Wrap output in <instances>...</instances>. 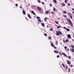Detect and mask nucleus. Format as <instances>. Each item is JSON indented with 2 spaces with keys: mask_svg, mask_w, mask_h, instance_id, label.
<instances>
[{
  "mask_svg": "<svg viewBox=\"0 0 74 74\" xmlns=\"http://www.w3.org/2000/svg\"><path fill=\"white\" fill-rule=\"evenodd\" d=\"M57 58H59V56L58 55H57Z\"/></svg>",
  "mask_w": 74,
  "mask_h": 74,
  "instance_id": "42",
  "label": "nucleus"
},
{
  "mask_svg": "<svg viewBox=\"0 0 74 74\" xmlns=\"http://www.w3.org/2000/svg\"><path fill=\"white\" fill-rule=\"evenodd\" d=\"M68 69V66H66V67L65 68V69Z\"/></svg>",
  "mask_w": 74,
  "mask_h": 74,
  "instance_id": "41",
  "label": "nucleus"
},
{
  "mask_svg": "<svg viewBox=\"0 0 74 74\" xmlns=\"http://www.w3.org/2000/svg\"><path fill=\"white\" fill-rule=\"evenodd\" d=\"M49 6H50V7H52V4L50 3L49 5Z\"/></svg>",
  "mask_w": 74,
  "mask_h": 74,
  "instance_id": "34",
  "label": "nucleus"
},
{
  "mask_svg": "<svg viewBox=\"0 0 74 74\" xmlns=\"http://www.w3.org/2000/svg\"><path fill=\"white\" fill-rule=\"evenodd\" d=\"M37 1L38 2V3H41V2L40 0H37Z\"/></svg>",
  "mask_w": 74,
  "mask_h": 74,
  "instance_id": "17",
  "label": "nucleus"
},
{
  "mask_svg": "<svg viewBox=\"0 0 74 74\" xmlns=\"http://www.w3.org/2000/svg\"><path fill=\"white\" fill-rule=\"evenodd\" d=\"M73 17H74V15L73 16Z\"/></svg>",
  "mask_w": 74,
  "mask_h": 74,
  "instance_id": "59",
  "label": "nucleus"
},
{
  "mask_svg": "<svg viewBox=\"0 0 74 74\" xmlns=\"http://www.w3.org/2000/svg\"><path fill=\"white\" fill-rule=\"evenodd\" d=\"M53 47L54 48V49H56V47H55V46H54Z\"/></svg>",
  "mask_w": 74,
  "mask_h": 74,
  "instance_id": "43",
  "label": "nucleus"
},
{
  "mask_svg": "<svg viewBox=\"0 0 74 74\" xmlns=\"http://www.w3.org/2000/svg\"><path fill=\"white\" fill-rule=\"evenodd\" d=\"M68 15H69L70 16V17L71 19H73V16H71V14H70V13H68Z\"/></svg>",
  "mask_w": 74,
  "mask_h": 74,
  "instance_id": "4",
  "label": "nucleus"
},
{
  "mask_svg": "<svg viewBox=\"0 0 74 74\" xmlns=\"http://www.w3.org/2000/svg\"><path fill=\"white\" fill-rule=\"evenodd\" d=\"M59 55H63L65 56H66V57H67L66 54L62 52V53H61V52H59Z\"/></svg>",
  "mask_w": 74,
  "mask_h": 74,
  "instance_id": "3",
  "label": "nucleus"
},
{
  "mask_svg": "<svg viewBox=\"0 0 74 74\" xmlns=\"http://www.w3.org/2000/svg\"><path fill=\"white\" fill-rule=\"evenodd\" d=\"M47 28H49V26H47Z\"/></svg>",
  "mask_w": 74,
  "mask_h": 74,
  "instance_id": "51",
  "label": "nucleus"
},
{
  "mask_svg": "<svg viewBox=\"0 0 74 74\" xmlns=\"http://www.w3.org/2000/svg\"><path fill=\"white\" fill-rule=\"evenodd\" d=\"M28 16L30 18V19H31L32 18V17L30 16V15L29 14H27Z\"/></svg>",
  "mask_w": 74,
  "mask_h": 74,
  "instance_id": "8",
  "label": "nucleus"
},
{
  "mask_svg": "<svg viewBox=\"0 0 74 74\" xmlns=\"http://www.w3.org/2000/svg\"><path fill=\"white\" fill-rule=\"evenodd\" d=\"M69 41V39H66V40H65L66 42H67Z\"/></svg>",
  "mask_w": 74,
  "mask_h": 74,
  "instance_id": "23",
  "label": "nucleus"
},
{
  "mask_svg": "<svg viewBox=\"0 0 74 74\" xmlns=\"http://www.w3.org/2000/svg\"><path fill=\"white\" fill-rule=\"evenodd\" d=\"M63 42H64H64H66V41H64V39L63 40Z\"/></svg>",
  "mask_w": 74,
  "mask_h": 74,
  "instance_id": "49",
  "label": "nucleus"
},
{
  "mask_svg": "<svg viewBox=\"0 0 74 74\" xmlns=\"http://www.w3.org/2000/svg\"><path fill=\"white\" fill-rule=\"evenodd\" d=\"M65 5H66L65 4V3H62V6H63V7H64V6H65Z\"/></svg>",
  "mask_w": 74,
  "mask_h": 74,
  "instance_id": "12",
  "label": "nucleus"
},
{
  "mask_svg": "<svg viewBox=\"0 0 74 74\" xmlns=\"http://www.w3.org/2000/svg\"><path fill=\"white\" fill-rule=\"evenodd\" d=\"M66 19L67 20V21L71 25H73V23L71 21V20L70 19H69L68 18H66Z\"/></svg>",
  "mask_w": 74,
  "mask_h": 74,
  "instance_id": "2",
  "label": "nucleus"
},
{
  "mask_svg": "<svg viewBox=\"0 0 74 74\" xmlns=\"http://www.w3.org/2000/svg\"><path fill=\"white\" fill-rule=\"evenodd\" d=\"M49 39L50 40H51V37L50 36H49L48 37Z\"/></svg>",
  "mask_w": 74,
  "mask_h": 74,
  "instance_id": "33",
  "label": "nucleus"
},
{
  "mask_svg": "<svg viewBox=\"0 0 74 74\" xmlns=\"http://www.w3.org/2000/svg\"><path fill=\"white\" fill-rule=\"evenodd\" d=\"M56 36H59V35H60V34H61V35H62V32L60 31H56Z\"/></svg>",
  "mask_w": 74,
  "mask_h": 74,
  "instance_id": "1",
  "label": "nucleus"
},
{
  "mask_svg": "<svg viewBox=\"0 0 74 74\" xmlns=\"http://www.w3.org/2000/svg\"><path fill=\"white\" fill-rule=\"evenodd\" d=\"M71 48H74V46H71Z\"/></svg>",
  "mask_w": 74,
  "mask_h": 74,
  "instance_id": "40",
  "label": "nucleus"
},
{
  "mask_svg": "<svg viewBox=\"0 0 74 74\" xmlns=\"http://www.w3.org/2000/svg\"><path fill=\"white\" fill-rule=\"evenodd\" d=\"M46 19H48V18H47V17H45L44 18V21L45 22H47V21Z\"/></svg>",
  "mask_w": 74,
  "mask_h": 74,
  "instance_id": "13",
  "label": "nucleus"
},
{
  "mask_svg": "<svg viewBox=\"0 0 74 74\" xmlns=\"http://www.w3.org/2000/svg\"><path fill=\"white\" fill-rule=\"evenodd\" d=\"M37 18L38 19H40V17H39V16H37Z\"/></svg>",
  "mask_w": 74,
  "mask_h": 74,
  "instance_id": "30",
  "label": "nucleus"
},
{
  "mask_svg": "<svg viewBox=\"0 0 74 74\" xmlns=\"http://www.w3.org/2000/svg\"><path fill=\"white\" fill-rule=\"evenodd\" d=\"M45 1H47V0H45Z\"/></svg>",
  "mask_w": 74,
  "mask_h": 74,
  "instance_id": "58",
  "label": "nucleus"
},
{
  "mask_svg": "<svg viewBox=\"0 0 74 74\" xmlns=\"http://www.w3.org/2000/svg\"><path fill=\"white\" fill-rule=\"evenodd\" d=\"M61 27H60V26H58L57 27V28H58V29H59V28H60Z\"/></svg>",
  "mask_w": 74,
  "mask_h": 74,
  "instance_id": "26",
  "label": "nucleus"
},
{
  "mask_svg": "<svg viewBox=\"0 0 74 74\" xmlns=\"http://www.w3.org/2000/svg\"><path fill=\"white\" fill-rule=\"evenodd\" d=\"M70 67H73V64H71L70 66Z\"/></svg>",
  "mask_w": 74,
  "mask_h": 74,
  "instance_id": "29",
  "label": "nucleus"
},
{
  "mask_svg": "<svg viewBox=\"0 0 74 74\" xmlns=\"http://www.w3.org/2000/svg\"><path fill=\"white\" fill-rule=\"evenodd\" d=\"M64 48H65V49H67V47L66 46H65L64 47Z\"/></svg>",
  "mask_w": 74,
  "mask_h": 74,
  "instance_id": "45",
  "label": "nucleus"
},
{
  "mask_svg": "<svg viewBox=\"0 0 74 74\" xmlns=\"http://www.w3.org/2000/svg\"><path fill=\"white\" fill-rule=\"evenodd\" d=\"M45 12L46 14H48V13H49V11H46Z\"/></svg>",
  "mask_w": 74,
  "mask_h": 74,
  "instance_id": "18",
  "label": "nucleus"
},
{
  "mask_svg": "<svg viewBox=\"0 0 74 74\" xmlns=\"http://www.w3.org/2000/svg\"><path fill=\"white\" fill-rule=\"evenodd\" d=\"M54 52L55 53H58V51L57 50H54Z\"/></svg>",
  "mask_w": 74,
  "mask_h": 74,
  "instance_id": "11",
  "label": "nucleus"
},
{
  "mask_svg": "<svg viewBox=\"0 0 74 74\" xmlns=\"http://www.w3.org/2000/svg\"><path fill=\"white\" fill-rule=\"evenodd\" d=\"M51 14H55V12H51Z\"/></svg>",
  "mask_w": 74,
  "mask_h": 74,
  "instance_id": "31",
  "label": "nucleus"
},
{
  "mask_svg": "<svg viewBox=\"0 0 74 74\" xmlns=\"http://www.w3.org/2000/svg\"><path fill=\"white\" fill-rule=\"evenodd\" d=\"M31 12H32V14H33L34 15H36V14H35V13H34V11H33L32 10L31 11Z\"/></svg>",
  "mask_w": 74,
  "mask_h": 74,
  "instance_id": "7",
  "label": "nucleus"
},
{
  "mask_svg": "<svg viewBox=\"0 0 74 74\" xmlns=\"http://www.w3.org/2000/svg\"><path fill=\"white\" fill-rule=\"evenodd\" d=\"M68 58L69 59H70L71 58V57H70V56H68Z\"/></svg>",
  "mask_w": 74,
  "mask_h": 74,
  "instance_id": "36",
  "label": "nucleus"
},
{
  "mask_svg": "<svg viewBox=\"0 0 74 74\" xmlns=\"http://www.w3.org/2000/svg\"><path fill=\"white\" fill-rule=\"evenodd\" d=\"M67 0H65L64 3H67Z\"/></svg>",
  "mask_w": 74,
  "mask_h": 74,
  "instance_id": "27",
  "label": "nucleus"
},
{
  "mask_svg": "<svg viewBox=\"0 0 74 74\" xmlns=\"http://www.w3.org/2000/svg\"><path fill=\"white\" fill-rule=\"evenodd\" d=\"M42 4H45V3H44V2H42Z\"/></svg>",
  "mask_w": 74,
  "mask_h": 74,
  "instance_id": "39",
  "label": "nucleus"
},
{
  "mask_svg": "<svg viewBox=\"0 0 74 74\" xmlns=\"http://www.w3.org/2000/svg\"><path fill=\"white\" fill-rule=\"evenodd\" d=\"M22 6H21V7H20V8H22Z\"/></svg>",
  "mask_w": 74,
  "mask_h": 74,
  "instance_id": "54",
  "label": "nucleus"
},
{
  "mask_svg": "<svg viewBox=\"0 0 74 74\" xmlns=\"http://www.w3.org/2000/svg\"><path fill=\"white\" fill-rule=\"evenodd\" d=\"M69 72H70V68H69Z\"/></svg>",
  "mask_w": 74,
  "mask_h": 74,
  "instance_id": "46",
  "label": "nucleus"
},
{
  "mask_svg": "<svg viewBox=\"0 0 74 74\" xmlns=\"http://www.w3.org/2000/svg\"><path fill=\"white\" fill-rule=\"evenodd\" d=\"M23 15H26V12L25 10H23Z\"/></svg>",
  "mask_w": 74,
  "mask_h": 74,
  "instance_id": "10",
  "label": "nucleus"
},
{
  "mask_svg": "<svg viewBox=\"0 0 74 74\" xmlns=\"http://www.w3.org/2000/svg\"><path fill=\"white\" fill-rule=\"evenodd\" d=\"M30 5V4H28V6H29Z\"/></svg>",
  "mask_w": 74,
  "mask_h": 74,
  "instance_id": "56",
  "label": "nucleus"
},
{
  "mask_svg": "<svg viewBox=\"0 0 74 74\" xmlns=\"http://www.w3.org/2000/svg\"><path fill=\"white\" fill-rule=\"evenodd\" d=\"M67 17V16L64 15V18H66Z\"/></svg>",
  "mask_w": 74,
  "mask_h": 74,
  "instance_id": "47",
  "label": "nucleus"
},
{
  "mask_svg": "<svg viewBox=\"0 0 74 74\" xmlns=\"http://www.w3.org/2000/svg\"><path fill=\"white\" fill-rule=\"evenodd\" d=\"M51 46H52L53 47L54 46L53 44V43H51Z\"/></svg>",
  "mask_w": 74,
  "mask_h": 74,
  "instance_id": "22",
  "label": "nucleus"
},
{
  "mask_svg": "<svg viewBox=\"0 0 74 74\" xmlns=\"http://www.w3.org/2000/svg\"><path fill=\"white\" fill-rule=\"evenodd\" d=\"M25 18L26 19V20H27V21H28V19L27 18L25 17Z\"/></svg>",
  "mask_w": 74,
  "mask_h": 74,
  "instance_id": "48",
  "label": "nucleus"
},
{
  "mask_svg": "<svg viewBox=\"0 0 74 74\" xmlns=\"http://www.w3.org/2000/svg\"><path fill=\"white\" fill-rule=\"evenodd\" d=\"M16 7H18V5L17 4H16Z\"/></svg>",
  "mask_w": 74,
  "mask_h": 74,
  "instance_id": "44",
  "label": "nucleus"
},
{
  "mask_svg": "<svg viewBox=\"0 0 74 74\" xmlns=\"http://www.w3.org/2000/svg\"><path fill=\"white\" fill-rule=\"evenodd\" d=\"M72 10H73V11H74V8H73L72 9Z\"/></svg>",
  "mask_w": 74,
  "mask_h": 74,
  "instance_id": "53",
  "label": "nucleus"
},
{
  "mask_svg": "<svg viewBox=\"0 0 74 74\" xmlns=\"http://www.w3.org/2000/svg\"><path fill=\"white\" fill-rule=\"evenodd\" d=\"M70 51L72 52H74V49H71Z\"/></svg>",
  "mask_w": 74,
  "mask_h": 74,
  "instance_id": "9",
  "label": "nucleus"
},
{
  "mask_svg": "<svg viewBox=\"0 0 74 74\" xmlns=\"http://www.w3.org/2000/svg\"><path fill=\"white\" fill-rule=\"evenodd\" d=\"M50 31H52V30H53V28H51L50 29Z\"/></svg>",
  "mask_w": 74,
  "mask_h": 74,
  "instance_id": "35",
  "label": "nucleus"
},
{
  "mask_svg": "<svg viewBox=\"0 0 74 74\" xmlns=\"http://www.w3.org/2000/svg\"><path fill=\"white\" fill-rule=\"evenodd\" d=\"M42 26H43V27H45V25L44 23H41Z\"/></svg>",
  "mask_w": 74,
  "mask_h": 74,
  "instance_id": "15",
  "label": "nucleus"
},
{
  "mask_svg": "<svg viewBox=\"0 0 74 74\" xmlns=\"http://www.w3.org/2000/svg\"><path fill=\"white\" fill-rule=\"evenodd\" d=\"M70 62V63L71 64V62Z\"/></svg>",
  "mask_w": 74,
  "mask_h": 74,
  "instance_id": "61",
  "label": "nucleus"
},
{
  "mask_svg": "<svg viewBox=\"0 0 74 74\" xmlns=\"http://www.w3.org/2000/svg\"><path fill=\"white\" fill-rule=\"evenodd\" d=\"M37 8L38 10H39L40 11H41V8H40L39 6H37Z\"/></svg>",
  "mask_w": 74,
  "mask_h": 74,
  "instance_id": "6",
  "label": "nucleus"
},
{
  "mask_svg": "<svg viewBox=\"0 0 74 74\" xmlns=\"http://www.w3.org/2000/svg\"><path fill=\"white\" fill-rule=\"evenodd\" d=\"M67 51H69V49L67 48Z\"/></svg>",
  "mask_w": 74,
  "mask_h": 74,
  "instance_id": "52",
  "label": "nucleus"
},
{
  "mask_svg": "<svg viewBox=\"0 0 74 74\" xmlns=\"http://www.w3.org/2000/svg\"><path fill=\"white\" fill-rule=\"evenodd\" d=\"M72 13H73V14H74V11H73L72 12Z\"/></svg>",
  "mask_w": 74,
  "mask_h": 74,
  "instance_id": "57",
  "label": "nucleus"
},
{
  "mask_svg": "<svg viewBox=\"0 0 74 74\" xmlns=\"http://www.w3.org/2000/svg\"><path fill=\"white\" fill-rule=\"evenodd\" d=\"M53 1L54 3H57V1H56V0H53Z\"/></svg>",
  "mask_w": 74,
  "mask_h": 74,
  "instance_id": "20",
  "label": "nucleus"
},
{
  "mask_svg": "<svg viewBox=\"0 0 74 74\" xmlns=\"http://www.w3.org/2000/svg\"><path fill=\"white\" fill-rule=\"evenodd\" d=\"M56 10V9H55V8H53V11H55V10Z\"/></svg>",
  "mask_w": 74,
  "mask_h": 74,
  "instance_id": "28",
  "label": "nucleus"
},
{
  "mask_svg": "<svg viewBox=\"0 0 74 74\" xmlns=\"http://www.w3.org/2000/svg\"><path fill=\"white\" fill-rule=\"evenodd\" d=\"M67 37L68 38H71V35L69 34H68Z\"/></svg>",
  "mask_w": 74,
  "mask_h": 74,
  "instance_id": "5",
  "label": "nucleus"
},
{
  "mask_svg": "<svg viewBox=\"0 0 74 74\" xmlns=\"http://www.w3.org/2000/svg\"><path fill=\"white\" fill-rule=\"evenodd\" d=\"M63 13L64 14H66L67 13V12L66 11H63Z\"/></svg>",
  "mask_w": 74,
  "mask_h": 74,
  "instance_id": "25",
  "label": "nucleus"
},
{
  "mask_svg": "<svg viewBox=\"0 0 74 74\" xmlns=\"http://www.w3.org/2000/svg\"><path fill=\"white\" fill-rule=\"evenodd\" d=\"M66 30L67 31H68V32H69V31H70V29L69 28H66Z\"/></svg>",
  "mask_w": 74,
  "mask_h": 74,
  "instance_id": "14",
  "label": "nucleus"
},
{
  "mask_svg": "<svg viewBox=\"0 0 74 74\" xmlns=\"http://www.w3.org/2000/svg\"><path fill=\"white\" fill-rule=\"evenodd\" d=\"M55 22L56 23V24H59V23L58 22L56 21H55Z\"/></svg>",
  "mask_w": 74,
  "mask_h": 74,
  "instance_id": "24",
  "label": "nucleus"
},
{
  "mask_svg": "<svg viewBox=\"0 0 74 74\" xmlns=\"http://www.w3.org/2000/svg\"><path fill=\"white\" fill-rule=\"evenodd\" d=\"M44 36H47V34H44Z\"/></svg>",
  "mask_w": 74,
  "mask_h": 74,
  "instance_id": "37",
  "label": "nucleus"
},
{
  "mask_svg": "<svg viewBox=\"0 0 74 74\" xmlns=\"http://www.w3.org/2000/svg\"><path fill=\"white\" fill-rule=\"evenodd\" d=\"M38 21H39V22H41V20L40 19L38 20Z\"/></svg>",
  "mask_w": 74,
  "mask_h": 74,
  "instance_id": "32",
  "label": "nucleus"
},
{
  "mask_svg": "<svg viewBox=\"0 0 74 74\" xmlns=\"http://www.w3.org/2000/svg\"><path fill=\"white\" fill-rule=\"evenodd\" d=\"M67 64H69V65H70V62H69V61H67Z\"/></svg>",
  "mask_w": 74,
  "mask_h": 74,
  "instance_id": "16",
  "label": "nucleus"
},
{
  "mask_svg": "<svg viewBox=\"0 0 74 74\" xmlns=\"http://www.w3.org/2000/svg\"><path fill=\"white\" fill-rule=\"evenodd\" d=\"M58 41H57L56 40V45H58Z\"/></svg>",
  "mask_w": 74,
  "mask_h": 74,
  "instance_id": "19",
  "label": "nucleus"
},
{
  "mask_svg": "<svg viewBox=\"0 0 74 74\" xmlns=\"http://www.w3.org/2000/svg\"><path fill=\"white\" fill-rule=\"evenodd\" d=\"M72 40L73 41H74V40L73 39H72Z\"/></svg>",
  "mask_w": 74,
  "mask_h": 74,
  "instance_id": "55",
  "label": "nucleus"
},
{
  "mask_svg": "<svg viewBox=\"0 0 74 74\" xmlns=\"http://www.w3.org/2000/svg\"><path fill=\"white\" fill-rule=\"evenodd\" d=\"M68 6H70V4L69 3H67Z\"/></svg>",
  "mask_w": 74,
  "mask_h": 74,
  "instance_id": "38",
  "label": "nucleus"
},
{
  "mask_svg": "<svg viewBox=\"0 0 74 74\" xmlns=\"http://www.w3.org/2000/svg\"><path fill=\"white\" fill-rule=\"evenodd\" d=\"M62 65L63 66V67H64V68H65V66H64V63H62Z\"/></svg>",
  "mask_w": 74,
  "mask_h": 74,
  "instance_id": "21",
  "label": "nucleus"
},
{
  "mask_svg": "<svg viewBox=\"0 0 74 74\" xmlns=\"http://www.w3.org/2000/svg\"><path fill=\"white\" fill-rule=\"evenodd\" d=\"M70 62V63L71 64V62Z\"/></svg>",
  "mask_w": 74,
  "mask_h": 74,
  "instance_id": "60",
  "label": "nucleus"
},
{
  "mask_svg": "<svg viewBox=\"0 0 74 74\" xmlns=\"http://www.w3.org/2000/svg\"><path fill=\"white\" fill-rule=\"evenodd\" d=\"M66 27H64V29H66Z\"/></svg>",
  "mask_w": 74,
  "mask_h": 74,
  "instance_id": "50",
  "label": "nucleus"
}]
</instances>
